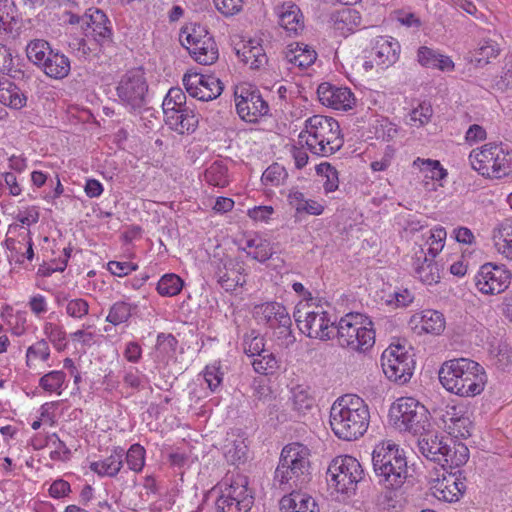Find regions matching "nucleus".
Instances as JSON below:
<instances>
[{"label": "nucleus", "mask_w": 512, "mask_h": 512, "mask_svg": "<svg viewBox=\"0 0 512 512\" xmlns=\"http://www.w3.org/2000/svg\"><path fill=\"white\" fill-rule=\"evenodd\" d=\"M438 375L442 386L460 397H475L481 394L487 383L484 368L468 358L445 361Z\"/></svg>", "instance_id": "f257e3e1"}, {"label": "nucleus", "mask_w": 512, "mask_h": 512, "mask_svg": "<svg viewBox=\"0 0 512 512\" xmlns=\"http://www.w3.org/2000/svg\"><path fill=\"white\" fill-rule=\"evenodd\" d=\"M370 413L364 400L354 394L339 397L330 409V426L342 440L353 441L368 429Z\"/></svg>", "instance_id": "f03ea898"}, {"label": "nucleus", "mask_w": 512, "mask_h": 512, "mask_svg": "<svg viewBox=\"0 0 512 512\" xmlns=\"http://www.w3.org/2000/svg\"><path fill=\"white\" fill-rule=\"evenodd\" d=\"M310 450L300 443L286 445L274 474V484L283 491L302 489L311 480Z\"/></svg>", "instance_id": "7ed1b4c3"}, {"label": "nucleus", "mask_w": 512, "mask_h": 512, "mask_svg": "<svg viewBox=\"0 0 512 512\" xmlns=\"http://www.w3.org/2000/svg\"><path fill=\"white\" fill-rule=\"evenodd\" d=\"M373 471L384 489L399 490L408 477L404 451L391 441L376 445L372 453Z\"/></svg>", "instance_id": "20e7f679"}, {"label": "nucleus", "mask_w": 512, "mask_h": 512, "mask_svg": "<svg viewBox=\"0 0 512 512\" xmlns=\"http://www.w3.org/2000/svg\"><path fill=\"white\" fill-rule=\"evenodd\" d=\"M298 138L299 144L305 143L311 153L321 157L333 155L344 143L339 123L323 115L309 117Z\"/></svg>", "instance_id": "39448f33"}, {"label": "nucleus", "mask_w": 512, "mask_h": 512, "mask_svg": "<svg viewBox=\"0 0 512 512\" xmlns=\"http://www.w3.org/2000/svg\"><path fill=\"white\" fill-rule=\"evenodd\" d=\"M338 344L355 352H366L375 343L372 321L360 313H348L335 326Z\"/></svg>", "instance_id": "423d86ee"}, {"label": "nucleus", "mask_w": 512, "mask_h": 512, "mask_svg": "<svg viewBox=\"0 0 512 512\" xmlns=\"http://www.w3.org/2000/svg\"><path fill=\"white\" fill-rule=\"evenodd\" d=\"M394 426L413 435L422 436L429 432L431 423L426 407L413 397H401L390 408Z\"/></svg>", "instance_id": "0eeeda50"}, {"label": "nucleus", "mask_w": 512, "mask_h": 512, "mask_svg": "<svg viewBox=\"0 0 512 512\" xmlns=\"http://www.w3.org/2000/svg\"><path fill=\"white\" fill-rule=\"evenodd\" d=\"M474 170L484 177L500 179L512 172V156L502 144L488 143L469 155Z\"/></svg>", "instance_id": "6e6552de"}, {"label": "nucleus", "mask_w": 512, "mask_h": 512, "mask_svg": "<svg viewBox=\"0 0 512 512\" xmlns=\"http://www.w3.org/2000/svg\"><path fill=\"white\" fill-rule=\"evenodd\" d=\"M220 491L215 503L217 512H248L253 506V492L244 475L226 476L220 483Z\"/></svg>", "instance_id": "1a4fd4ad"}, {"label": "nucleus", "mask_w": 512, "mask_h": 512, "mask_svg": "<svg viewBox=\"0 0 512 512\" xmlns=\"http://www.w3.org/2000/svg\"><path fill=\"white\" fill-rule=\"evenodd\" d=\"M327 481L338 492L354 493L357 484L364 479V470L359 461L349 455L334 458L327 469Z\"/></svg>", "instance_id": "9d476101"}, {"label": "nucleus", "mask_w": 512, "mask_h": 512, "mask_svg": "<svg viewBox=\"0 0 512 512\" xmlns=\"http://www.w3.org/2000/svg\"><path fill=\"white\" fill-rule=\"evenodd\" d=\"M294 318L300 331L310 338L329 340L334 337L335 322L322 307L304 304L294 311Z\"/></svg>", "instance_id": "9b49d317"}, {"label": "nucleus", "mask_w": 512, "mask_h": 512, "mask_svg": "<svg viewBox=\"0 0 512 512\" xmlns=\"http://www.w3.org/2000/svg\"><path fill=\"white\" fill-rule=\"evenodd\" d=\"M381 366L390 381L403 385L410 381L415 361L403 346H390L382 353Z\"/></svg>", "instance_id": "f8f14e48"}, {"label": "nucleus", "mask_w": 512, "mask_h": 512, "mask_svg": "<svg viewBox=\"0 0 512 512\" xmlns=\"http://www.w3.org/2000/svg\"><path fill=\"white\" fill-rule=\"evenodd\" d=\"M120 100L132 110L141 109L145 105V96L148 85L144 72L135 69L126 72L116 88Z\"/></svg>", "instance_id": "ddd939ff"}, {"label": "nucleus", "mask_w": 512, "mask_h": 512, "mask_svg": "<svg viewBox=\"0 0 512 512\" xmlns=\"http://www.w3.org/2000/svg\"><path fill=\"white\" fill-rule=\"evenodd\" d=\"M474 282L482 294L496 295L509 287L511 273L504 265L485 263L474 276Z\"/></svg>", "instance_id": "4468645a"}, {"label": "nucleus", "mask_w": 512, "mask_h": 512, "mask_svg": "<svg viewBox=\"0 0 512 512\" xmlns=\"http://www.w3.org/2000/svg\"><path fill=\"white\" fill-rule=\"evenodd\" d=\"M183 84L190 96L201 101L214 100L223 91V83L214 75L186 73L183 77Z\"/></svg>", "instance_id": "2eb2a0df"}, {"label": "nucleus", "mask_w": 512, "mask_h": 512, "mask_svg": "<svg viewBox=\"0 0 512 512\" xmlns=\"http://www.w3.org/2000/svg\"><path fill=\"white\" fill-rule=\"evenodd\" d=\"M235 96L237 113L244 121L255 123L259 117L268 114L269 106L257 88H242L240 95L236 93Z\"/></svg>", "instance_id": "dca6fc26"}, {"label": "nucleus", "mask_w": 512, "mask_h": 512, "mask_svg": "<svg viewBox=\"0 0 512 512\" xmlns=\"http://www.w3.org/2000/svg\"><path fill=\"white\" fill-rule=\"evenodd\" d=\"M464 480L465 477H462L461 471L444 473L441 478L430 481L431 493L440 501L447 503L457 502L466 490Z\"/></svg>", "instance_id": "f3484780"}, {"label": "nucleus", "mask_w": 512, "mask_h": 512, "mask_svg": "<svg viewBox=\"0 0 512 512\" xmlns=\"http://www.w3.org/2000/svg\"><path fill=\"white\" fill-rule=\"evenodd\" d=\"M317 95L323 105L336 110H349L356 103V98L349 88L337 87L327 82L318 86Z\"/></svg>", "instance_id": "a211bd4d"}, {"label": "nucleus", "mask_w": 512, "mask_h": 512, "mask_svg": "<svg viewBox=\"0 0 512 512\" xmlns=\"http://www.w3.org/2000/svg\"><path fill=\"white\" fill-rule=\"evenodd\" d=\"M243 264L233 259H221L215 270L218 284L227 292L234 291L246 283Z\"/></svg>", "instance_id": "6ab92c4d"}, {"label": "nucleus", "mask_w": 512, "mask_h": 512, "mask_svg": "<svg viewBox=\"0 0 512 512\" xmlns=\"http://www.w3.org/2000/svg\"><path fill=\"white\" fill-rule=\"evenodd\" d=\"M85 14L83 23L86 24V36L92 35L99 44L112 41V24L106 14L100 9H89Z\"/></svg>", "instance_id": "aec40b11"}, {"label": "nucleus", "mask_w": 512, "mask_h": 512, "mask_svg": "<svg viewBox=\"0 0 512 512\" xmlns=\"http://www.w3.org/2000/svg\"><path fill=\"white\" fill-rule=\"evenodd\" d=\"M279 25L288 36H297L304 30V19L300 8L293 2H284L275 6Z\"/></svg>", "instance_id": "412c9836"}, {"label": "nucleus", "mask_w": 512, "mask_h": 512, "mask_svg": "<svg viewBox=\"0 0 512 512\" xmlns=\"http://www.w3.org/2000/svg\"><path fill=\"white\" fill-rule=\"evenodd\" d=\"M400 45L392 37H379L372 49V58L380 68H388L399 58Z\"/></svg>", "instance_id": "4be33fe9"}, {"label": "nucleus", "mask_w": 512, "mask_h": 512, "mask_svg": "<svg viewBox=\"0 0 512 512\" xmlns=\"http://www.w3.org/2000/svg\"><path fill=\"white\" fill-rule=\"evenodd\" d=\"M290 491L279 502L281 512H320L319 505L311 495L301 489Z\"/></svg>", "instance_id": "5701e85b"}, {"label": "nucleus", "mask_w": 512, "mask_h": 512, "mask_svg": "<svg viewBox=\"0 0 512 512\" xmlns=\"http://www.w3.org/2000/svg\"><path fill=\"white\" fill-rule=\"evenodd\" d=\"M418 448L421 454L428 460L437 462L441 465L447 461L448 444L444 443L442 438L425 432L418 440Z\"/></svg>", "instance_id": "b1692460"}, {"label": "nucleus", "mask_w": 512, "mask_h": 512, "mask_svg": "<svg viewBox=\"0 0 512 512\" xmlns=\"http://www.w3.org/2000/svg\"><path fill=\"white\" fill-rule=\"evenodd\" d=\"M255 314L265 320L270 328L292 325L287 309L278 302H266L254 308Z\"/></svg>", "instance_id": "393cba45"}, {"label": "nucleus", "mask_w": 512, "mask_h": 512, "mask_svg": "<svg viewBox=\"0 0 512 512\" xmlns=\"http://www.w3.org/2000/svg\"><path fill=\"white\" fill-rule=\"evenodd\" d=\"M165 123L179 134H189L195 131L198 126V117L193 110L184 107L181 110H174L164 113Z\"/></svg>", "instance_id": "a878e982"}, {"label": "nucleus", "mask_w": 512, "mask_h": 512, "mask_svg": "<svg viewBox=\"0 0 512 512\" xmlns=\"http://www.w3.org/2000/svg\"><path fill=\"white\" fill-rule=\"evenodd\" d=\"M448 433L454 438L466 439L471 435V421L468 417L457 411L456 406L449 407L441 417Z\"/></svg>", "instance_id": "bb28decb"}, {"label": "nucleus", "mask_w": 512, "mask_h": 512, "mask_svg": "<svg viewBox=\"0 0 512 512\" xmlns=\"http://www.w3.org/2000/svg\"><path fill=\"white\" fill-rule=\"evenodd\" d=\"M40 69L42 72L53 79L61 80L67 77L71 70L69 58L59 50H52L47 56L45 64Z\"/></svg>", "instance_id": "cd10ccee"}, {"label": "nucleus", "mask_w": 512, "mask_h": 512, "mask_svg": "<svg viewBox=\"0 0 512 512\" xmlns=\"http://www.w3.org/2000/svg\"><path fill=\"white\" fill-rule=\"evenodd\" d=\"M317 58L314 49L303 43H293L287 46L285 51V59L299 68H307L311 66Z\"/></svg>", "instance_id": "c85d7f7f"}, {"label": "nucleus", "mask_w": 512, "mask_h": 512, "mask_svg": "<svg viewBox=\"0 0 512 512\" xmlns=\"http://www.w3.org/2000/svg\"><path fill=\"white\" fill-rule=\"evenodd\" d=\"M123 457L124 450L122 448H117L105 459L92 462L90 464V469L99 476L114 477L123 466Z\"/></svg>", "instance_id": "c756f323"}, {"label": "nucleus", "mask_w": 512, "mask_h": 512, "mask_svg": "<svg viewBox=\"0 0 512 512\" xmlns=\"http://www.w3.org/2000/svg\"><path fill=\"white\" fill-rule=\"evenodd\" d=\"M237 55L240 60L248 64L251 69H260L268 62L263 47L254 41H249L247 44H244L241 49H237Z\"/></svg>", "instance_id": "7c9ffc66"}, {"label": "nucleus", "mask_w": 512, "mask_h": 512, "mask_svg": "<svg viewBox=\"0 0 512 512\" xmlns=\"http://www.w3.org/2000/svg\"><path fill=\"white\" fill-rule=\"evenodd\" d=\"M417 57L418 62L427 68H437L442 71L452 70L454 68V63L448 56L439 54L426 46H422L418 49Z\"/></svg>", "instance_id": "2f4dec72"}, {"label": "nucleus", "mask_w": 512, "mask_h": 512, "mask_svg": "<svg viewBox=\"0 0 512 512\" xmlns=\"http://www.w3.org/2000/svg\"><path fill=\"white\" fill-rule=\"evenodd\" d=\"M27 97L14 83H0V103L12 109H21L26 105Z\"/></svg>", "instance_id": "473e14b6"}, {"label": "nucleus", "mask_w": 512, "mask_h": 512, "mask_svg": "<svg viewBox=\"0 0 512 512\" xmlns=\"http://www.w3.org/2000/svg\"><path fill=\"white\" fill-rule=\"evenodd\" d=\"M416 276L425 284L431 285L437 283L440 279V271L436 262L429 259L427 255L423 260L420 257L414 262Z\"/></svg>", "instance_id": "72a5a7b5"}, {"label": "nucleus", "mask_w": 512, "mask_h": 512, "mask_svg": "<svg viewBox=\"0 0 512 512\" xmlns=\"http://www.w3.org/2000/svg\"><path fill=\"white\" fill-rule=\"evenodd\" d=\"M292 409L298 415H305L315 407V399L309 390L301 385H297L291 390Z\"/></svg>", "instance_id": "f704fd0d"}, {"label": "nucleus", "mask_w": 512, "mask_h": 512, "mask_svg": "<svg viewBox=\"0 0 512 512\" xmlns=\"http://www.w3.org/2000/svg\"><path fill=\"white\" fill-rule=\"evenodd\" d=\"M494 241L498 252L512 260V220H505L501 223L498 231L494 234Z\"/></svg>", "instance_id": "c9c22d12"}, {"label": "nucleus", "mask_w": 512, "mask_h": 512, "mask_svg": "<svg viewBox=\"0 0 512 512\" xmlns=\"http://www.w3.org/2000/svg\"><path fill=\"white\" fill-rule=\"evenodd\" d=\"M50 43L44 39H33L26 46V56L38 68L45 64L47 56L51 53Z\"/></svg>", "instance_id": "e433bc0d"}, {"label": "nucleus", "mask_w": 512, "mask_h": 512, "mask_svg": "<svg viewBox=\"0 0 512 512\" xmlns=\"http://www.w3.org/2000/svg\"><path fill=\"white\" fill-rule=\"evenodd\" d=\"M421 331L428 334H441L445 329V318L436 310H424L420 317Z\"/></svg>", "instance_id": "4c0bfd02"}, {"label": "nucleus", "mask_w": 512, "mask_h": 512, "mask_svg": "<svg viewBox=\"0 0 512 512\" xmlns=\"http://www.w3.org/2000/svg\"><path fill=\"white\" fill-rule=\"evenodd\" d=\"M195 61L202 65L213 64L219 56L218 47L214 40H207L204 47H187Z\"/></svg>", "instance_id": "58836bf2"}, {"label": "nucleus", "mask_w": 512, "mask_h": 512, "mask_svg": "<svg viewBox=\"0 0 512 512\" xmlns=\"http://www.w3.org/2000/svg\"><path fill=\"white\" fill-rule=\"evenodd\" d=\"M500 53L499 44L492 39H484L479 43L474 54V60L478 65H486L490 59L496 58Z\"/></svg>", "instance_id": "ea45409f"}, {"label": "nucleus", "mask_w": 512, "mask_h": 512, "mask_svg": "<svg viewBox=\"0 0 512 512\" xmlns=\"http://www.w3.org/2000/svg\"><path fill=\"white\" fill-rule=\"evenodd\" d=\"M183 280L176 274H165L157 284V291L162 296L172 297L179 294L183 288Z\"/></svg>", "instance_id": "a19ab883"}, {"label": "nucleus", "mask_w": 512, "mask_h": 512, "mask_svg": "<svg viewBox=\"0 0 512 512\" xmlns=\"http://www.w3.org/2000/svg\"><path fill=\"white\" fill-rule=\"evenodd\" d=\"M228 169L221 162H214L204 173V179L210 185L225 187L228 184Z\"/></svg>", "instance_id": "79ce46f5"}, {"label": "nucleus", "mask_w": 512, "mask_h": 512, "mask_svg": "<svg viewBox=\"0 0 512 512\" xmlns=\"http://www.w3.org/2000/svg\"><path fill=\"white\" fill-rule=\"evenodd\" d=\"M335 28L337 30L353 31L360 22L359 13L351 8H344L335 15Z\"/></svg>", "instance_id": "37998d69"}, {"label": "nucleus", "mask_w": 512, "mask_h": 512, "mask_svg": "<svg viewBox=\"0 0 512 512\" xmlns=\"http://www.w3.org/2000/svg\"><path fill=\"white\" fill-rule=\"evenodd\" d=\"M242 345L245 354L249 357L257 358L267 352L265 350L264 338L256 334L255 331H251L244 336Z\"/></svg>", "instance_id": "c03bdc74"}, {"label": "nucleus", "mask_w": 512, "mask_h": 512, "mask_svg": "<svg viewBox=\"0 0 512 512\" xmlns=\"http://www.w3.org/2000/svg\"><path fill=\"white\" fill-rule=\"evenodd\" d=\"M469 458L468 448L464 444H454L453 448L448 445L447 461H443L441 466L445 469L446 466L460 467L464 465Z\"/></svg>", "instance_id": "a18cd8bd"}, {"label": "nucleus", "mask_w": 512, "mask_h": 512, "mask_svg": "<svg viewBox=\"0 0 512 512\" xmlns=\"http://www.w3.org/2000/svg\"><path fill=\"white\" fill-rule=\"evenodd\" d=\"M316 172L318 175L326 178L323 184L326 193H331L338 189V171L330 163L323 162L316 165Z\"/></svg>", "instance_id": "49530a36"}, {"label": "nucleus", "mask_w": 512, "mask_h": 512, "mask_svg": "<svg viewBox=\"0 0 512 512\" xmlns=\"http://www.w3.org/2000/svg\"><path fill=\"white\" fill-rule=\"evenodd\" d=\"M184 107H187L186 95L182 89L176 87L169 89L162 103L163 113L181 110Z\"/></svg>", "instance_id": "de8ad7c7"}, {"label": "nucleus", "mask_w": 512, "mask_h": 512, "mask_svg": "<svg viewBox=\"0 0 512 512\" xmlns=\"http://www.w3.org/2000/svg\"><path fill=\"white\" fill-rule=\"evenodd\" d=\"M413 166H417L421 171L430 173L426 175L433 180H442L447 176V171L441 166L438 160L417 158L413 162Z\"/></svg>", "instance_id": "09e8293b"}, {"label": "nucleus", "mask_w": 512, "mask_h": 512, "mask_svg": "<svg viewBox=\"0 0 512 512\" xmlns=\"http://www.w3.org/2000/svg\"><path fill=\"white\" fill-rule=\"evenodd\" d=\"M65 379L66 374L63 371L55 370L43 375L39 380V385L45 391L61 394L60 389Z\"/></svg>", "instance_id": "8fccbe9b"}, {"label": "nucleus", "mask_w": 512, "mask_h": 512, "mask_svg": "<svg viewBox=\"0 0 512 512\" xmlns=\"http://www.w3.org/2000/svg\"><path fill=\"white\" fill-rule=\"evenodd\" d=\"M209 34L206 26L201 24H191L190 26L185 27L181 30L180 40L183 46H189L193 43V41H198L207 37Z\"/></svg>", "instance_id": "3c124183"}, {"label": "nucleus", "mask_w": 512, "mask_h": 512, "mask_svg": "<svg viewBox=\"0 0 512 512\" xmlns=\"http://www.w3.org/2000/svg\"><path fill=\"white\" fill-rule=\"evenodd\" d=\"M255 372L268 375L274 373L278 368V361L273 353L265 352L261 356L254 358L251 362Z\"/></svg>", "instance_id": "603ef678"}, {"label": "nucleus", "mask_w": 512, "mask_h": 512, "mask_svg": "<svg viewBox=\"0 0 512 512\" xmlns=\"http://www.w3.org/2000/svg\"><path fill=\"white\" fill-rule=\"evenodd\" d=\"M125 459L130 470L140 472L145 464V449L139 444H133L126 452Z\"/></svg>", "instance_id": "864d4df0"}, {"label": "nucleus", "mask_w": 512, "mask_h": 512, "mask_svg": "<svg viewBox=\"0 0 512 512\" xmlns=\"http://www.w3.org/2000/svg\"><path fill=\"white\" fill-rule=\"evenodd\" d=\"M130 316V305L125 302H116L110 308L109 314L106 317V321L116 326L126 322Z\"/></svg>", "instance_id": "5fc2aeb1"}, {"label": "nucleus", "mask_w": 512, "mask_h": 512, "mask_svg": "<svg viewBox=\"0 0 512 512\" xmlns=\"http://www.w3.org/2000/svg\"><path fill=\"white\" fill-rule=\"evenodd\" d=\"M0 73L10 75L13 78H16L17 73H21V70L14 67L11 50L3 44H0Z\"/></svg>", "instance_id": "6e6d98bb"}, {"label": "nucleus", "mask_w": 512, "mask_h": 512, "mask_svg": "<svg viewBox=\"0 0 512 512\" xmlns=\"http://www.w3.org/2000/svg\"><path fill=\"white\" fill-rule=\"evenodd\" d=\"M285 176V169L279 164H273L263 172L261 181L266 186H278Z\"/></svg>", "instance_id": "4d7b16f0"}, {"label": "nucleus", "mask_w": 512, "mask_h": 512, "mask_svg": "<svg viewBox=\"0 0 512 512\" xmlns=\"http://www.w3.org/2000/svg\"><path fill=\"white\" fill-rule=\"evenodd\" d=\"M432 115V106L429 103L423 102L411 111L410 121L413 123H418L419 126H422L430 121Z\"/></svg>", "instance_id": "13d9d810"}, {"label": "nucleus", "mask_w": 512, "mask_h": 512, "mask_svg": "<svg viewBox=\"0 0 512 512\" xmlns=\"http://www.w3.org/2000/svg\"><path fill=\"white\" fill-rule=\"evenodd\" d=\"M50 357V348L46 340L41 339L27 349L26 358L27 364L32 358H39L42 361H47Z\"/></svg>", "instance_id": "bf43d9fd"}, {"label": "nucleus", "mask_w": 512, "mask_h": 512, "mask_svg": "<svg viewBox=\"0 0 512 512\" xmlns=\"http://www.w3.org/2000/svg\"><path fill=\"white\" fill-rule=\"evenodd\" d=\"M225 457L231 464L244 461L246 456V446L242 442H234L231 446H227Z\"/></svg>", "instance_id": "052dcab7"}, {"label": "nucleus", "mask_w": 512, "mask_h": 512, "mask_svg": "<svg viewBox=\"0 0 512 512\" xmlns=\"http://www.w3.org/2000/svg\"><path fill=\"white\" fill-rule=\"evenodd\" d=\"M258 243L259 244L257 248H255L254 251H248L247 254L248 256H251L254 260H257L259 262H265L268 259H270L273 254L271 243L263 238Z\"/></svg>", "instance_id": "680f3d73"}, {"label": "nucleus", "mask_w": 512, "mask_h": 512, "mask_svg": "<svg viewBox=\"0 0 512 512\" xmlns=\"http://www.w3.org/2000/svg\"><path fill=\"white\" fill-rule=\"evenodd\" d=\"M44 334L58 350L62 349L60 343L65 340L66 333L63 331L61 327L56 326L52 323H46L44 326Z\"/></svg>", "instance_id": "e2e57ef3"}, {"label": "nucleus", "mask_w": 512, "mask_h": 512, "mask_svg": "<svg viewBox=\"0 0 512 512\" xmlns=\"http://www.w3.org/2000/svg\"><path fill=\"white\" fill-rule=\"evenodd\" d=\"M89 311V305L84 299H73L70 300L66 306V312L69 316L74 318H82L87 315Z\"/></svg>", "instance_id": "0e129e2a"}, {"label": "nucleus", "mask_w": 512, "mask_h": 512, "mask_svg": "<svg viewBox=\"0 0 512 512\" xmlns=\"http://www.w3.org/2000/svg\"><path fill=\"white\" fill-rule=\"evenodd\" d=\"M390 299L387 300L389 305L398 307H407L414 300V295L408 289H401L391 294Z\"/></svg>", "instance_id": "69168bd1"}, {"label": "nucleus", "mask_w": 512, "mask_h": 512, "mask_svg": "<svg viewBox=\"0 0 512 512\" xmlns=\"http://www.w3.org/2000/svg\"><path fill=\"white\" fill-rule=\"evenodd\" d=\"M386 491L380 493L377 497L376 504L377 506L383 510L389 512L390 510L396 508V491L385 489Z\"/></svg>", "instance_id": "338daca9"}, {"label": "nucleus", "mask_w": 512, "mask_h": 512, "mask_svg": "<svg viewBox=\"0 0 512 512\" xmlns=\"http://www.w3.org/2000/svg\"><path fill=\"white\" fill-rule=\"evenodd\" d=\"M499 89H506L512 86V53L505 57V65L503 67V74L500 80L496 83Z\"/></svg>", "instance_id": "774afa93"}]
</instances>
